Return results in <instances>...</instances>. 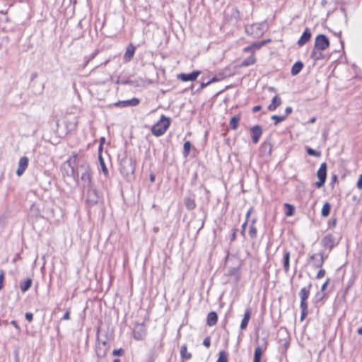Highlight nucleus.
<instances>
[{
    "label": "nucleus",
    "instance_id": "nucleus-22",
    "mask_svg": "<svg viewBox=\"0 0 362 362\" xmlns=\"http://www.w3.org/2000/svg\"><path fill=\"white\" fill-rule=\"evenodd\" d=\"M281 104V100L278 95H275L272 100L271 104L268 106L269 111L275 110Z\"/></svg>",
    "mask_w": 362,
    "mask_h": 362
},
{
    "label": "nucleus",
    "instance_id": "nucleus-25",
    "mask_svg": "<svg viewBox=\"0 0 362 362\" xmlns=\"http://www.w3.org/2000/svg\"><path fill=\"white\" fill-rule=\"evenodd\" d=\"M255 222H256L255 218H253L251 221V223H250V229H249V232H248L249 235L252 239L256 238L257 235V230L256 227L255 226Z\"/></svg>",
    "mask_w": 362,
    "mask_h": 362
},
{
    "label": "nucleus",
    "instance_id": "nucleus-42",
    "mask_svg": "<svg viewBox=\"0 0 362 362\" xmlns=\"http://www.w3.org/2000/svg\"><path fill=\"white\" fill-rule=\"evenodd\" d=\"M325 293H317L315 296V303H317L318 302L321 301L323 300L324 297H325Z\"/></svg>",
    "mask_w": 362,
    "mask_h": 362
},
{
    "label": "nucleus",
    "instance_id": "nucleus-6",
    "mask_svg": "<svg viewBox=\"0 0 362 362\" xmlns=\"http://www.w3.org/2000/svg\"><path fill=\"white\" fill-rule=\"evenodd\" d=\"M76 154H74L71 158H69L66 161H65L62 165V169L66 170V168L67 167L69 169L66 170V175L70 177H75L76 176V172L74 170V167L73 164L76 160Z\"/></svg>",
    "mask_w": 362,
    "mask_h": 362
},
{
    "label": "nucleus",
    "instance_id": "nucleus-56",
    "mask_svg": "<svg viewBox=\"0 0 362 362\" xmlns=\"http://www.w3.org/2000/svg\"><path fill=\"white\" fill-rule=\"evenodd\" d=\"M11 324L17 329H20V327L16 321L12 320Z\"/></svg>",
    "mask_w": 362,
    "mask_h": 362
},
{
    "label": "nucleus",
    "instance_id": "nucleus-49",
    "mask_svg": "<svg viewBox=\"0 0 362 362\" xmlns=\"http://www.w3.org/2000/svg\"><path fill=\"white\" fill-rule=\"evenodd\" d=\"M243 52H250L251 54H255V52H254L253 49H252V47H251L250 45L245 47L243 49Z\"/></svg>",
    "mask_w": 362,
    "mask_h": 362
},
{
    "label": "nucleus",
    "instance_id": "nucleus-31",
    "mask_svg": "<svg viewBox=\"0 0 362 362\" xmlns=\"http://www.w3.org/2000/svg\"><path fill=\"white\" fill-rule=\"evenodd\" d=\"M240 121V117L235 115L230 120V126L233 129H237L238 127V122Z\"/></svg>",
    "mask_w": 362,
    "mask_h": 362
},
{
    "label": "nucleus",
    "instance_id": "nucleus-53",
    "mask_svg": "<svg viewBox=\"0 0 362 362\" xmlns=\"http://www.w3.org/2000/svg\"><path fill=\"white\" fill-rule=\"evenodd\" d=\"M209 84H210V83H209V80H208V83H205V80L203 79V81H202L201 85H200V89H203V88H206Z\"/></svg>",
    "mask_w": 362,
    "mask_h": 362
},
{
    "label": "nucleus",
    "instance_id": "nucleus-30",
    "mask_svg": "<svg viewBox=\"0 0 362 362\" xmlns=\"http://www.w3.org/2000/svg\"><path fill=\"white\" fill-rule=\"evenodd\" d=\"M330 210H331V205H330V204L328 203V202H326L323 205L322 211H321L322 216H324V217H327L329 214Z\"/></svg>",
    "mask_w": 362,
    "mask_h": 362
},
{
    "label": "nucleus",
    "instance_id": "nucleus-26",
    "mask_svg": "<svg viewBox=\"0 0 362 362\" xmlns=\"http://www.w3.org/2000/svg\"><path fill=\"white\" fill-rule=\"evenodd\" d=\"M260 151L264 154L270 155L272 152V145L269 142L264 141L262 144Z\"/></svg>",
    "mask_w": 362,
    "mask_h": 362
},
{
    "label": "nucleus",
    "instance_id": "nucleus-18",
    "mask_svg": "<svg viewBox=\"0 0 362 362\" xmlns=\"http://www.w3.org/2000/svg\"><path fill=\"white\" fill-rule=\"evenodd\" d=\"M321 244L324 247L332 249L334 245L332 235L329 234L325 236L321 240Z\"/></svg>",
    "mask_w": 362,
    "mask_h": 362
},
{
    "label": "nucleus",
    "instance_id": "nucleus-5",
    "mask_svg": "<svg viewBox=\"0 0 362 362\" xmlns=\"http://www.w3.org/2000/svg\"><path fill=\"white\" fill-rule=\"evenodd\" d=\"M327 168V163H322L320 165V167L317 172V176L318 178V181L316 182L315 186L317 188H320L321 187H322L326 181Z\"/></svg>",
    "mask_w": 362,
    "mask_h": 362
},
{
    "label": "nucleus",
    "instance_id": "nucleus-19",
    "mask_svg": "<svg viewBox=\"0 0 362 362\" xmlns=\"http://www.w3.org/2000/svg\"><path fill=\"white\" fill-rule=\"evenodd\" d=\"M250 317H251V309L250 308H247V309H246V310L245 312L243 319L242 320V322H241V324H240V329H246V327H247V326L248 325L249 320L250 319Z\"/></svg>",
    "mask_w": 362,
    "mask_h": 362
},
{
    "label": "nucleus",
    "instance_id": "nucleus-43",
    "mask_svg": "<svg viewBox=\"0 0 362 362\" xmlns=\"http://www.w3.org/2000/svg\"><path fill=\"white\" fill-rule=\"evenodd\" d=\"M4 279V272L3 270L0 271V290L3 288V281Z\"/></svg>",
    "mask_w": 362,
    "mask_h": 362
},
{
    "label": "nucleus",
    "instance_id": "nucleus-3",
    "mask_svg": "<svg viewBox=\"0 0 362 362\" xmlns=\"http://www.w3.org/2000/svg\"><path fill=\"white\" fill-rule=\"evenodd\" d=\"M170 124L169 118L162 115L160 120L152 127V134L156 136H162L168 129Z\"/></svg>",
    "mask_w": 362,
    "mask_h": 362
},
{
    "label": "nucleus",
    "instance_id": "nucleus-40",
    "mask_svg": "<svg viewBox=\"0 0 362 362\" xmlns=\"http://www.w3.org/2000/svg\"><path fill=\"white\" fill-rule=\"evenodd\" d=\"M99 161H100V165L101 166V168H102V170H103V173L105 175H107L108 174V170H107V168L105 166L104 160H103V158H102L101 156H99Z\"/></svg>",
    "mask_w": 362,
    "mask_h": 362
},
{
    "label": "nucleus",
    "instance_id": "nucleus-48",
    "mask_svg": "<svg viewBox=\"0 0 362 362\" xmlns=\"http://www.w3.org/2000/svg\"><path fill=\"white\" fill-rule=\"evenodd\" d=\"M247 224V221H245L243 224H242V226H241V234L243 236H245V228H246V226Z\"/></svg>",
    "mask_w": 362,
    "mask_h": 362
},
{
    "label": "nucleus",
    "instance_id": "nucleus-62",
    "mask_svg": "<svg viewBox=\"0 0 362 362\" xmlns=\"http://www.w3.org/2000/svg\"><path fill=\"white\" fill-rule=\"evenodd\" d=\"M337 223V218H333L332 221L329 223L332 226H335Z\"/></svg>",
    "mask_w": 362,
    "mask_h": 362
},
{
    "label": "nucleus",
    "instance_id": "nucleus-4",
    "mask_svg": "<svg viewBox=\"0 0 362 362\" xmlns=\"http://www.w3.org/2000/svg\"><path fill=\"white\" fill-rule=\"evenodd\" d=\"M135 170V167L132 159H123L120 163V172L124 175H129L133 174Z\"/></svg>",
    "mask_w": 362,
    "mask_h": 362
},
{
    "label": "nucleus",
    "instance_id": "nucleus-10",
    "mask_svg": "<svg viewBox=\"0 0 362 362\" xmlns=\"http://www.w3.org/2000/svg\"><path fill=\"white\" fill-rule=\"evenodd\" d=\"M201 71H194L192 73H181L177 75V78L182 81H194L200 75Z\"/></svg>",
    "mask_w": 362,
    "mask_h": 362
},
{
    "label": "nucleus",
    "instance_id": "nucleus-51",
    "mask_svg": "<svg viewBox=\"0 0 362 362\" xmlns=\"http://www.w3.org/2000/svg\"><path fill=\"white\" fill-rule=\"evenodd\" d=\"M222 79V78H218V76H214L211 79L209 80V83L210 84L212 83H214V82H217V81H219Z\"/></svg>",
    "mask_w": 362,
    "mask_h": 362
},
{
    "label": "nucleus",
    "instance_id": "nucleus-36",
    "mask_svg": "<svg viewBox=\"0 0 362 362\" xmlns=\"http://www.w3.org/2000/svg\"><path fill=\"white\" fill-rule=\"evenodd\" d=\"M216 362H228V354L226 351H221L219 352L218 358Z\"/></svg>",
    "mask_w": 362,
    "mask_h": 362
},
{
    "label": "nucleus",
    "instance_id": "nucleus-61",
    "mask_svg": "<svg viewBox=\"0 0 362 362\" xmlns=\"http://www.w3.org/2000/svg\"><path fill=\"white\" fill-rule=\"evenodd\" d=\"M98 54V50H96L95 52H94L91 54V56L90 57V58H89V59H90V60H92L93 59H94V58L97 56V54Z\"/></svg>",
    "mask_w": 362,
    "mask_h": 362
},
{
    "label": "nucleus",
    "instance_id": "nucleus-29",
    "mask_svg": "<svg viewBox=\"0 0 362 362\" xmlns=\"http://www.w3.org/2000/svg\"><path fill=\"white\" fill-rule=\"evenodd\" d=\"M284 206V208L286 209V211H285V214L287 216H292L295 212V207L293 205L288 204V203H285Z\"/></svg>",
    "mask_w": 362,
    "mask_h": 362
},
{
    "label": "nucleus",
    "instance_id": "nucleus-34",
    "mask_svg": "<svg viewBox=\"0 0 362 362\" xmlns=\"http://www.w3.org/2000/svg\"><path fill=\"white\" fill-rule=\"evenodd\" d=\"M262 354V349L259 346L257 347L254 354V362H260Z\"/></svg>",
    "mask_w": 362,
    "mask_h": 362
},
{
    "label": "nucleus",
    "instance_id": "nucleus-17",
    "mask_svg": "<svg viewBox=\"0 0 362 362\" xmlns=\"http://www.w3.org/2000/svg\"><path fill=\"white\" fill-rule=\"evenodd\" d=\"M310 37H311L310 30L309 28H305V30L303 33L301 37L298 40L297 44L298 45V46L302 47L310 40Z\"/></svg>",
    "mask_w": 362,
    "mask_h": 362
},
{
    "label": "nucleus",
    "instance_id": "nucleus-47",
    "mask_svg": "<svg viewBox=\"0 0 362 362\" xmlns=\"http://www.w3.org/2000/svg\"><path fill=\"white\" fill-rule=\"evenodd\" d=\"M329 282V279H327L325 282L321 286V289H320L321 293H323L325 291V290L326 289V287L327 286Z\"/></svg>",
    "mask_w": 362,
    "mask_h": 362
},
{
    "label": "nucleus",
    "instance_id": "nucleus-8",
    "mask_svg": "<svg viewBox=\"0 0 362 362\" xmlns=\"http://www.w3.org/2000/svg\"><path fill=\"white\" fill-rule=\"evenodd\" d=\"M134 338L137 340H142L146 335V329L144 323L136 324L134 328Z\"/></svg>",
    "mask_w": 362,
    "mask_h": 362
},
{
    "label": "nucleus",
    "instance_id": "nucleus-32",
    "mask_svg": "<svg viewBox=\"0 0 362 362\" xmlns=\"http://www.w3.org/2000/svg\"><path fill=\"white\" fill-rule=\"evenodd\" d=\"M180 356L182 358L185 359H189L192 357V354L187 351V346H182L180 349Z\"/></svg>",
    "mask_w": 362,
    "mask_h": 362
},
{
    "label": "nucleus",
    "instance_id": "nucleus-23",
    "mask_svg": "<svg viewBox=\"0 0 362 362\" xmlns=\"http://www.w3.org/2000/svg\"><path fill=\"white\" fill-rule=\"evenodd\" d=\"M33 280L30 278L20 282V288L23 293L26 292L32 286Z\"/></svg>",
    "mask_w": 362,
    "mask_h": 362
},
{
    "label": "nucleus",
    "instance_id": "nucleus-41",
    "mask_svg": "<svg viewBox=\"0 0 362 362\" xmlns=\"http://www.w3.org/2000/svg\"><path fill=\"white\" fill-rule=\"evenodd\" d=\"M301 309V317L300 320H303V319L305 317V316L308 315V306H300Z\"/></svg>",
    "mask_w": 362,
    "mask_h": 362
},
{
    "label": "nucleus",
    "instance_id": "nucleus-39",
    "mask_svg": "<svg viewBox=\"0 0 362 362\" xmlns=\"http://www.w3.org/2000/svg\"><path fill=\"white\" fill-rule=\"evenodd\" d=\"M307 153L310 156H313L315 157H320L321 153L319 151H317L311 148H307L306 149Z\"/></svg>",
    "mask_w": 362,
    "mask_h": 362
},
{
    "label": "nucleus",
    "instance_id": "nucleus-1",
    "mask_svg": "<svg viewBox=\"0 0 362 362\" xmlns=\"http://www.w3.org/2000/svg\"><path fill=\"white\" fill-rule=\"evenodd\" d=\"M329 47V40L328 37L322 34L318 35L315 39L314 47L311 52L310 57L314 61H318L324 59L325 56L322 53Z\"/></svg>",
    "mask_w": 362,
    "mask_h": 362
},
{
    "label": "nucleus",
    "instance_id": "nucleus-28",
    "mask_svg": "<svg viewBox=\"0 0 362 362\" xmlns=\"http://www.w3.org/2000/svg\"><path fill=\"white\" fill-rule=\"evenodd\" d=\"M256 62V58L254 54H251L247 58L245 59L242 63V66H248L250 65H252Z\"/></svg>",
    "mask_w": 362,
    "mask_h": 362
},
{
    "label": "nucleus",
    "instance_id": "nucleus-54",
    "mask_svg": "<svg viewBox=\"0 0 362 362\" xmlns=\"http://www.w3.org/2000/svg\"><path fill=\"white\" fill-rule=\"evenodd\" d=\"M356 185L358 189H362V174L359 176Z\"/></svg>",
    "mask_w": 362,
    "mask_h": 362
},
{
    "label": "nucleus",
    "instance_id": "nucleus-37",
    "mask_svg": "<svg viewBox=\"0 0 362 362\" xmlns=\"http://www.w3.org/2000/svg\"><path fill=\"white\" fill-rule=\"evenodd\" d=\"M286 118V115H273L272 116V119L274 120V124L277 125L279 123L281 122Z\"/></svg>",
    "mask_w": 362,
    "mask_h": 362
},
{
    "label": "nucleus",
    "instance_id": "nucleus-59",
    "mask_svg": "<svg viewBox=\"0 0 362 362\" xmlns=\"http://www.w3.org/2000/svg\"><path fill=\"white\" fill-rule=\"evenodd\" d=\"M252 208H250V209L247 211V214H246V220H245V221H247V222H248V219H249L250 215V214H251V212H252Z\"/></svg>",
    "mask_w": 362,
    "mask_h": 362
},
{
    "label": "nucleus",
    "instance_id": "nucleus-46",
    "mask_svg": "<svg viewBox=\"0 0 362 362\" xmlns=\"http://www.w3.org/2000/svg\"><path fill=\"white\" fill-rule=\"evenodd\" d=\"M124 351L122 349H115L113 350L112 351V355L114 356H120L123 354Z\"/></svg>",
    "mask_w": 362,
    "mask_h": 362
},
{
    "label": "nucleus",
    "instance_id": "nucleus-64",
    "mask_svg": "<svg viewBox=\"0 0 362 362\" xmlns=\"http://www.w3.org/2000/svg\"><path fill=\"white\" fill-rule=\"evenodd\" d=\"M357 332L358 334L362 335V327L358 329Z\"/></svg>",
    "mask_w": 362,
    "mask_h": 362
},
{
    "label": "nucleus",
    "instance_id": "nucleus-57",
    "mask_svg": "<svg viewBox=\"0 0 362 362\" xmlns=\"http://www.w3.org/2000/svg\"><path fill=\"white\" fill-rule=\"evenodd\" d=\"M292 107H287L285 110L286 115H288L292 112Z\"/></svg>",
    "mask_w": 362,
    "mask_h": 362
},
{
    "label": "nucleus",
    "instance_id": "nucleus-55",
    "mask_svg": "<svg viewBox=\"0 0 362 362\" xmlns=\"http://www.w3.org/2000/svg\"><path fill=\"white\" fill-rule=\"evenodd\" d=\"M69 318H70V313H69V311H66L64 313V315H63L62 320H69Z\"/></svg>",
    "mask_w": 362,
    "mask_h": 362
},
{
    "label": "nucleus",
    "instance_id": "nucleus-14",
    "mask_svg": "<svg viewBox=\"0 0 362 362\" xmlns=\"http://www.w3.org/2000/svg\"><path fill=\"white\" fill-rule=\"evenodd\" d=\"M139 103H140V101L138 98H134L130 100L118 101V102L115 103L114 104V105L116 107H129V106L135 107V106H137L139 104Z\"/></svg>",
    "mask_w": 362,
    "mask_h": 362
},
{
    "label": "nucleus",
    "instance_id": "nucleus-13",
    "mask_svg": "<svg viewBox=\"0 0 362 362\" xmlns=\"http://www.w3.org/2000/svg\"><path fill=\"white\" fill-rule=\"evenodd\" d=\"M28 163L29 160L28 157L23 156L20 158L18 168L16 170V175L18 176H21L24 173L25 170L28 166Z\"/></svg>",
    "mask_w": 362,
    "mask_h": 362
},
{
    "label": "nucleus",
    "instance_id": "nucleus-15",
    "mask_svg": "<svg viewBox=\"0 0 362 362\" xmlns=\"http://www.w3.org/2000/svg\"><path fill=\"white\" fill-rule=\"evenodd\" d=\"M310 259L313 261V266L315 268L322 267L325 262L322 254H313L310 257Z\"/></svg>",
    "mask_w": 362,
    "mask_h": 362
},
{
    "label": "nucleus",
    "instance_id": "nucleus-2",
    "mask_svg": "<svg viewBox=\"0 0 362 362\" xmlns=\"http://www.w3.org/2000/svg\"><path fill=\"white\" fill-rule=\"evenodd\" d=\"M81 173V181L80 184L85 188L90 187L91 179L90 173V168L87 163H83L78 166L76 174L77 176Z\"/></svg>",
    "mask_w": 362,
    "mask_h": 362
},
{
    "label": "nucleus",
    "instance_id": "nucleus-58",
    "mask_svg": "<svg viewBox=\"0 0 362 362\" xmlns=\"http://www.w3.org/2000/svg\"><path fill=\"white\" fill-rule=\"evenodd\" d=\"M260 110H261V106H259V105H256V106L253 107V108H252L253 112H257L259 111Z\"/></svg>",
    "mask_w": 362,
    "mask_h": 362
},
{
    "label": "nucleus",
    "instance_id": "nucleus-44",
    "mask_svg": "<svg viewBox=\"0 0 362 362\" xmlns=\"http://www.w3.org/2000/svg\"><path fill=\"white\" fill-rule=\"evenodd\" d=\"M325 270L323 269H321L317 274L316 278L317 279H321L325 276Z\"/></svg>",
    "mask_w": 362,
    "mask_h": 362
},
{
    "label": "nucleus",
    "instance_id": "nucleus-45",
    "mask_svg": "<svg viewBox=\"0 0 362 362\" xmlns=\"http://www.w3.org/2000/svg\"><path fill=\"white\" fill-rule=\"evenodd\" d=\"M203 345L206 347L209 348L211 345V339L210 337H206L203 341Z\"/></svg>",
    "mask_w": 362,
    "mask_h": 362
},
{
    "label": "nucleus",
    "instance_id": "nucleus-12",
    "mask_svg": "<svg viewBox=\"0 0 362 362\" xmlns=\"http://www.w3.org/2000/svg\"><path fill=\"white\" fill-rule=\"evenodd\" d=\"M99 196L95 189L88 188L87 190V202L90 205H94L98 202Z\"/></svg>",
    "mask_w": 362,
    "mask_h": 362
},
{
    "label": "nucleus",
    "instance_id": "nucleus-63",
    "mask_svg": "<svg viewBox=\"0 0 362 362\" xmlns=\"http://www.w3.org/2000/svg\"><path fill=\"white\" fill-rule=\"evenodd\" d=\"M37 76V73H33V74L31 75V80H34Z\"/></svg>",
    "mask_w": 362,
    "mask_h": 362
},
{
    "label": "nucleus",
    "instance_id": "nucleus-27",
    "mask_svg": "<svg viewBox=\"0 0 362 362\" xmlns=\"http://www.w3.org/2000/svg\"><path fill=\"white\" fill-rule=\"evenodd\" d=\"M185 205L189 211L193 210L196 207L195 201L191 197H187L185 199Z\"/></svg>",
    "mask_w": 362,
    "mask_h": 362
},
{
    "label": "nucleus",
    "instance_id": "nucleus-50",
    "mask_svg": "<svg viewBox=\"0 0 362 362\" xmlns=\"http://www.w3.org/2000/svg\"><path fill=\"white\" fill-rule=\"evenodd\" d=\"M25 319L28 321V322H31L33 319V315L30 313H27L25 314Z\"/></svg>",
    "mask_w": 362,
    "mask_h": 362
},
{
    "label": "nucleus",
    "instance_id": "nucleus-20",
    "mask_svg": "<svg viewBox=\"0 0 362 362\" xmlns=\"http://www.w3.org/2000/svg\"><path fill=\"white\" fill-rule=\"evenodd\" d=\"M283 267L284 270L286 273L289 271L290 269V252L285 250L283 257Z\"/></svg>",
    "mask_w": 362,
    "mask_h": 362
},
{
    "label": "nucleus",
    "instance_id": "nucleus-16",
    "mask_svg": "<svg viewBox=\"0 0 362 362\" xmlns=\"http://www.w3.org/2000/svg\"><path fill=\"white\" fill-rule=\"evenodd\" d=\"M136 47L134 45L129 44L126 49V52L123 57V60L124 62H129L133 58L135 54Z\"/></svg>",
    "mask_w": 362,
    "mask_h": 362
},
{
    "label": "nucleus",
    "instance_id": "nucleus-33",
    "mask_svg": "<svg viewBox=\"0 0 362 362\" xmlns=\"http://www.w3.org/2000/svg\"><path fill=\"white\" fill-rule=\"evenodd\" d=\"M269 41V40H262L261 42H254L252 45H250V46L252 47V49H253V51L255 52L256 50L259 49L262 47H263Z\"/></svg>",
    "mask_w": 362,
    "mask_h": 362
},
{
    "label": "nucleus",
    "instance_id": "nucleus-38",
    "mask_svg": "<svg viewBox=\"0 0 362 362\" xmlns=\"http://www.w3.org/2000/svg\"><path fill=\"white\" fill-rule=\"evenodd\" d=\"M118 83L124 84V85H131L133 86H138L139 84L136 83V81H132V80H119L117 81Z\"/></svg>",
    "mask_w": 362,
    "mask_h": 362
},
{
    "label": "nucleus",
    "instance_id": "nucleus-7",
    "mask_svg": "<svg viewBox=\"0 0 362 362\" xmlns=\"http://www.w3.org/2000/svg\"><path fill=\"white\" fill-rule=\"evenodd\" d=\"M97 341H97V344L95 346L96 354L98 357H103L106 355V354L110 348V346L105 340L100 341V339H99L98 337Z\"/></svg>",
    "mask_w": 362,
    "mask_h": 362
},
{
    "label": "nucleus",
    "instance_id": "nucleus-24",
    "mask_svg": "<svg viewBox=\"0 0 362 362\" xmlns=\"http://www.w3.org/2000/svg\"><path fill=\"white\" fill-rule=\"evenodd\" d=\"M303 67V64L298 61V62H296L292 66L291 68V74L293 76H296L298 74H299L300 72V71L302 70Z\"/></svg>",
    "mask_w": 362,
    "mask_h": 362
},
{
    "label": "nucleus",
    "instance_id": "nucleus-11",
    "mask_svg": "<svg viewBox=\"0 0 362 362\" xmlns=\"http://www.w3.org/2000/svg\"><path fill=\"white\" fill-rule=\"evenodd\" d=\"M252 142L257 144L262 134V129L259 125H255L250 129Z\"/></svg>",
    "mask_w": 362,
    "mask_h": 362
},
{
    "label": "nucleus",
    "instance_id": "nucleus-60",
    "mask_svg": "<svg viewBox=\"0 0 362 362\" xmlns=\"http://www.w3.org/2000/svg\"><path fill=\"white\" fill-rule=\"evenodd\" d=\"M236 233H237V229L234 230L233 233L231 235V238H230L231 241H233L235 239Z\"/></svg>",
    "mask_w": 362,
    "mask_h": 362
},
{
    "label": "nucleus",
    "instance_id": "nucleus-9",
    "mask_svg": "<svg viewBox=\"0 0 362 362\" xmlns=\"http://www.w3.org/2000/svg\"><path fill=\"white\" fill-rule=\"evenodd\" d=\"M312 287V283L310 282L307 287H303L299 292L300 298V306H308L307 300L310 296V288Z\"/></svg>",
    "mask_w": 362,
    "mask_h": 362
},
{
    "label": "nucleus",
    "instance_id": "nucleus-35",
    "mask_svg": "<svg viewBox=\"0 0 362 362\" xmlns=\"http://www.w3.org/2000/svg\"><path fill=\"white\" fill-rule=\"evenodd\" d=\"M191 146H192L191 143L189 141H186L184 143V146H183V156L185 157H187V156H189V151H190V148H191Z\"/></svg>",
    "mask_w": 362,
    "mask_h": 362
},
{
    "label": "nucleus",
    "instance_id": "nucleus-52",
    "mask_svg": "<svg viewBox=\"0 0 362 362\" xmlns=\"http://www.w3.org/2000/svg\"><path fill=\"white\" fill-rule=\"evenodd\" d=\"M209 84H210V83H209V80H208V83H205V80L203 79V81H202L201 85H200V89H203V88H206Z\"/></svg>",
    "mask_w": 362,
    "mask_h": 362
},
{
    "label": "nucleus",
    "instance_id": "nucleus-21",
    "mask_svg": "<svg viewBox=\"0 0 362 362\" xmlns=\"http://www.w3.org/2000/svg\"><path fill=\"white\" fill-rule=\"evenodd\" d=\"M218 315L216 312L211 311L208 314L206 323L209 326H214L217 323Z\"/></svg>",
    "mask_w": 362,
    "mask_h": 362
}]
</instances>
